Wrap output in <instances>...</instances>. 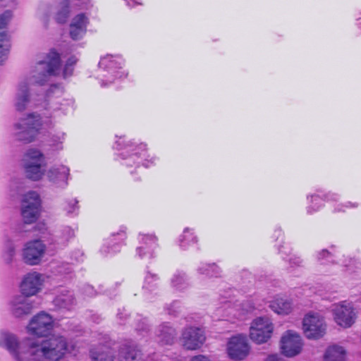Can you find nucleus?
<instances>
[{
	"label": "nucleus",
	"instance_id": "obj_13",
	"mask_svg": "<svg viewBox=\"0 0 361 361\" xmlns=\"http://www.w3.org/2000/svg\"><path fill=\"white\" fill-rule=\"evenodd\" d=\"M334 317L336 324L343 328H348L355 321V313L350 303L342 302L335 305Z\"/></svg>",
	"mask_w": 361,
	"mask_h": 361
},
{
	"label": "nucleus",
	"instance_id": "obj_36",
	"mask_svg": "<svg viewBox=\"0 0 361 361\" xmlns=\"http://www.w3.org/2000/svg\"><path fill=\"white\" fill-rule=\"evenodd\" d=\"M159 277L156 274H152L147 271L145 278L143 289L148 292H152L157 288Z\"/></svg>",
	"mask_w": 361,
	"mask_h": 361
},
{
	"label": "nucleus",
	"instance_id": "obj_50",
	"mask_svg": "<svg viewBox=\"0 0 361 361\" xmlns=\"http://www.w3.org/2000/svg\"><path fill=\"white\" fill-rule=\"evenodd\" d=\"M190 361H210V360L204 355H199L192 357Z\"/></svg>",
	"mask_w": 361,
	"mask_h": 361
},
{
	"label": "nucleus",
	"instance_id": "obj_5",
	"mask_svg": "<svg viewBox=\"0 0 361 361\" xmlns=\"http://www.w3.org/2000/svg\"><path fill=\"white\" fill-rule=\"evenodd\" d=\"M124 63L123 60L119 56L106 55L102 57L99 63V66L104 73L102 76L106 78V82L104 80L101 82L102 86L107 83H111L116 78H121L127 76V73L122 69Z\"/></svg>",
	"mask_w": 361,
	"mask_h": 361
},
{
	"label": "nucleus",
	"instance_id": "obj_44",
	"mask_svg": "<svg viewBox=\"0 0 361 361\" xmlns=\"http://www.w3.org/2000/svg\"><path fill=\"white\" fill-rule=\"evenodd\" d=\"M15 255V249L13 247H9L4 254V259L7 264L12 262L13 257Z\"/></svg>",
	"mask_w": 361,
	"mask_h": 361
},
{
	"label": "nucleus",
	"instance_id": "obj_14",
	"mask_svg": "<svg viewBox=\"0 0 361 361\" xmlns=\"http://www.w3.org/2000/svg\"><path fill=\"white\" fill-rule=\"evenodd\" d=\"M139 245L136 247V255L140 259H150L155 257L157 247V238L154 235L141 234L138 235Z\"/></svg>",
	"mask_w": 361,
	"mask_h": 361
},
{
	"label": "nucleus",
	"instance_id": "obj_12",
	"mask_svg": "<svg viewBox=\"0 0 361 361\" xmlns=\"http://www.w3.org/2000/svg\"><path fill=\"white\" fill-rule=\"evenodd\" d=\"M250 348L246 336L238 335L230 338L227 344L229 357L235 360H242L250 353Z\"/></svg>",
	"mask_w": 361,
	"mask_h": 361
},
{
	"label": "nucleus",
	"instance_id": "obj_6",
	"mask_svg": "<svg viewBox=\"0 0 361 361\" xmlns=\"http://www.w3.org/2000/svg\"><path fill=\"white\" fill-rule=\"evenodd\" d=\"M42 207L39 195L35 191H29L22 200L21 214L25 224H32L38 219Z\"/></svg>",
	"mask_w": 361,
	"mask_h": 361
},
{
	"label": "nucleus",
	"instance_id": "obj_34",
	"mask_svg": "<svg viewBox=\"0 0 361 361\" xmlns=\"http://www.w3.org/2000/svg\"><path fill=\"white\" fill-rule=\"evenodd\" d=\"M75 299L72 294L58 295L54 300V303L59 308L71 309L75 305Z\"/></svg>",
	"mask_w": 361,
	"mask_h": 361
},
{
	"label": "nucleus",
	"instance_id": "obj_45",
	"mask_svg": "<svg viewBox=\"0 0 361 361\" xmlns=\"http://www.w3.org/2000/svg\"><path fill=\"white\" fill-rule=\"evenodd\" d=\"M82 293L84 295L88 297H94L97 295V292L94 290V287L89 284L85 285L83 286Z\"/></svg>",
	"mask_w": 361,
	"mask_h": 361
},
{
	"label": "nucleus",
	"instance_id": "obj_38",
	"mask_svg": "<svg viewBox=\"0 0 361 361\" xmlns=\"http://www.w3.org/2000/svg\"><path fill=\"white\" fill-rule=\"evenodd\" d=\"M75 236V231L70 226H64L61 231V236L58 239V244L66 245L70 239Z\"/></svg>",
	"mask_w": 361,
	"mask_h": 361
},
{
	"label": "nucleus",
	"instance_id": "obj_24",
	"mask_svg": "<svg viewBox=\"0 0 361 361\" xmlns=\"http://www.w3.org/2000/svg\"><path fill=\"white\" fill-rule=\"evenodd\" d=\"M339 199V195L336 193L328 192L323 195L322 197L320 195H313L311 196V204L307 207V212L308 214H312V213L318 211L323 206V200H326L328 201H337Z\"/></svg>",
	"mask_w": 361,
	"mask_h": 361
},
{
	"label": "nucleus",
	"instance_id": "obj_2",
	"mask_svg": "<svg viewBox=\"0 0 361 361\" xmlns=\"http://www.w3.org/2000/svg\"><path fill=\"white\" fill-rule=\"evenodd\" d=\"M60 54L51 49L44 59L39 61L33 74L21 81L17 89L14 99L16 110L22 112L26 109L30 102V86L34 84L43 85L51 76H56L61 71Z\"/></svg>",
	"mask_w": 361,
	"mask_h": 361
},
{
	"label": "nucleus",
	"instance_id": "obj_29",
	"mask_svg": "<svg viewBox=\"0 0 361 361\" xmlns=\"http://www.w3.org/2000/svg\"><path fill=\"white\" fill-rule=\"evenodd\" d=\"M318 262L322 264H334L337 261V255L334 247H331V250L323 249L316 255Z\"/></svg>",
	"mask_w": 361,
	"mask_h": 361
},
{
	"label": "nucleus",
	"instance_id": "obj_10",
	"mask_svg": "<svg viewBox=\"0 0 361 361\" xmlns=\"http://www.w3.org/2000/svg\"><path fill=\"white\" fill-rule=\"evenodd\" d=\"M303 331L308 338L318 339L326 333V324L318 314H307L303 319Z\"/></svg>",
	"mask_w": 361,
	"mask_h": 361
},
{
	"label": "nucleus",
	"instance_id": "obj_48",
	"mask_svg": "<svg viewBox=\"0 0 361 361\" xmlns=\"http://www.w3.org/2000/svg\"><path fill=\"white\" fill-rule=\"evenodd\" d=\"M73 72V67L66 64L63 70V75L64 78L72 75Z\"/></svg>",
	"mask_w": 361,
	"mask_h": 361
},
{
	"label": "nucleus",
	"instance_id": "obj_27",
	"mask_svg": "<svg viewBox=\"0 0 361 361\" xmlns=\"http://www.w3.org/2000/svg\"><path fill=\"white\" fill-rule=\"evenodd\" d=\"M171 286L176 290L182 291L189 287V280L185 272L177 271L171 279Z\"/></svg>",
	"mask_w": 361,
	"mask_h": 361
},
{
	"label": "nucleus",
	"instance_id": "obj_53",
	"mask_svg": "<svg viewBox=\"0 0 361 361\" xmlns=\"http://www.w3.org/2000/svg\"><path fill=\"white\" fill-rule=\"evenodd\" d=\"M78 59L75 56H71L66 61L67 65L74 66V65L76 63Z\"/></svg>",
	"mask_w": 361,
	"mask_h": 361
},
{
	"label": "nucleus",
	"instance_id": "obj_25",
	"mask_svg": "<svg viewBox=\"0 0 361 361\" xmlns=\"http://www.w3.org/2000/svg\"><path fill=\"white\" fill-rule=\"evenodd\" d=\"M90 356L92 361H113L114 354L110 348L99 344L97 348L90 350Z\"/></svg>",
	"mask_w": 361,
	"mask_h": 361
},
{
	"label": "nucleus",
	"instance_id": "obj_30",
	"mask_svg": "<svg viewBox=\"0 0 361 361\" xmlns=\"http://www.w3.org/2000/svg\"><path fill=\"white\" fill-rule=\"evenodd\" d=\"M269 307L279 314H288L292 310V303L286 299L278 298L272 301Z\"/></svg>",
	"mask_w": 361,
	"mask_h": 361
},
{
	"label": "nucleus",
	"instance_id": "obj_28",
	"mask_svg": "<svg viewBox=\"0 0 361 361\" xmlns=\"http://www.w3.org/2000/svg\"><path fill=\"white\" fill-rule=\"evenodd\" d=\"M25 172L27 178L32 180H39L44 174L41 163L26 162Z\"/></svg>",
	"mask_w": 361,
	"mask_h": 361
},
{
	"label": "nucleus",
	"instance_id": "obj_9",
	"mask_svg": "<svg viewBox=\"0 0 361 361\" xmlns=\"http://www.w3.org/2000/svg\"><path fill=\"white\" fill-rule=\"evenodd\" d=\"M54 327L52 317L42 312L32 318L27 326V331L32 335L39 337L46 336L49 334Z\"/></svg>",
	"mask_w": 361,
	"mask_h": 361
},
{
	"label": "nucleus",
	"instance_id": "obj_17",
	"mask_svg": "<svg viewBox=\"0 0 361 361\" xmlns=\"http://www.w3.org/2000/svg\"><path fill=\"white\" fill-rule=\"evenodd\" d=\"M45 245L40 240H34L26 245L23 250V259L30 265L38 264L45 252Z\"/></svg>",
	"mask_w": 361,
	"mask_h": 361
},
{
	"label": "nucleus",
	"instance_id": "obj_37",
	"mask_svg": "<svg viewBox=\"0 0 361 361\" xmlns=\"http://www.w3.org/2000/svg\"><path fill=\"white\" fill-rule=\"evenodd\" d=\"M25 157L27 162L42 164L44 159L43 154L39 150L35 149L27 150Z\"/></svg>",
	"mask_w": 361,
	"mask_h": 361
},
{
	"label": "nucleus",
	"instance_id": "obj_4",
	"mask_svg": "<svg viewBox=\"0 0 361 361\" xmlns=\"http://www.w3.org/2000/svg\"><path fill=\"white\" fill-rule=\"evenodd\" d=\"M41 126V118L39 114H27L15 124L16 139L25 142H31L38 134Z\"/></svg>",
	"mask_w": 361,
	"mask_h": 361
},
{
	"label": "nucleus",
	"instance_id": "obj_16",
	"mask_svg": "<svg viewBox=\"0 0 361 361\" xmlns=\"http://www.w3.org/2000/svg\"><path fill=\"white\" fill-rule=\"evenodd\" d=\"M126 238V228L121 227L118 232L113 233L105 240L100 249L101 253L106 256L119 252Z\"/></svg>",
	"mask_w": 361,
	"mask_h": 361
},
{
	"label": "nucleus",
	"instance_id": "obj_1",
	"mask_svg": "<svg viewBox=\"0 0 361 361\" xmlns=\"http://www.w3.org/2000/svg\"><path fill=\"white\" fill-rule=\"evenodd\" d=\"M0 346L5 348L16 361L59 360L65 354L67 344L63 337L39 341L27 338L19 343L16 335L0 332Z\"/></svg>",
	"mask_w": 361,
	"mask_h": 361
},
{
	"label": "nucleus",
	"instance_id": "obj_47",
	"mask_svg": "<svg viewBox=\"0 0 361 361\" xmlns=\"http://www.w3.org/2000/svg\"><path fill=\"white\" fill-rule=\"evenodd\" d=\"M84 253L80 250H75L71 254V258L75 262H82L83 260Z\"/></svg>",
	"mask_w": 361,
	"mask_h": 361
},
{
	"label": "nucleus",
	"instance_id": "obj_32",
	"mask_svg": "<svg viewBox=\"0 0 361 361\" xmlns=\"http://www.w3.org/2000/svg\"><path fill=\"white\" fill-rule=\"evenodd\" d=\"M197 242V236L188 228L184 229L183 233L179 238V245L183 250H186L190 245Z\"/></svg>",
	"mask_w": 361,
	"mask_h": 361
},
{
	"label": "nucleus",
	"instance_id": "obj_21",
	"mask_svg": "<svg viewBox=\"0 0 361 361\" xmlns=\"http://www.w3.org/2000/svg\"><path fill=\"white\" fill-rule=\"evenodd\" d=\"M69 171V169L64 165L52 167L47 171V177L57 187L65 188L68 185Z\"/></svg>",
	"mask_w": 361,
	"mask_h": 361
},
{
	"label": "nucleus",
	"instance_id": "obj_33",
	"mask_svg": "<svg viewBox=\"0 0 361 361\" xmlns=\"http://www.w3.org/2000/svg\"><path fill=\"white\" fill-rule=\"evenodd\" d=\"M197 271L200 274H204L209 277H219L221 276V271L219 267L214 263L213 264H202L198 267Z\"/></svg>",
	"mask_w": 361,
	"mask_h": 361
},
{
	"label": "nucleus",
	"instance_id": "obj_19",
	"mask_svg": "<svg viewBox=\"0 0 361 361\" xmlns=\"http://www.w3.org/2000/svg\"><path fill=\"white\" fill-rule=\"evenodd\" d=\"M33 307L32 302L24 295H18L13 298L11 302V311L16 317L30 314Z\"/></svg>",
	"mask_w": 361,
	"mask_h": 361
},
{
	"label": "nucleus",
	"instance_id": "obj_20",
	"mask_svg": "<svg viewBox=\"0 0 361 361\" xmlns=\"http://www.w3.org/2000/svg\"><path fill=\"white\" fill-rule=\"evenodd\" d=\"M88 18L84 13L75 16L70 24V36L73 40L81 39L87 32Z\"/></svg>",
	"mask_w": 361,
	"mask_h": 361
},
{
	"label": "nucleus",
	"instance_id": "obj_26",
	"mask_svg": "<svg viewBox=\"0 0 361 361\" xmlns=\"http://www.w3.org/2000/svg\"><path fill=\"white\" fill-rule=\"evenodd\" d=\"M345 350L343 347L333 345L328 348L324 355V361H345Z\"/></svg>",
	"mask_w": 361,
	"mask_h": 361
},
{
	"label": "nucleus",
	"instance_id": "obj_40",
	"mask_svg": "<svg viewBox=\"0 0 361 361\" xmlns=\"http://www.w3.org/2000/svg\"><path fill=\"white\" fill-rule=\"evenodd\" d=\"M64 140V134L53 135L49 140V145L54 147L56 149H62V143Z\"/></svg>",
	"mask_w": 361,
	"mask_h": 361
},
{
	"label": "nucleus",
	"instance_id": "obj_52",
	"mask_svg": "<svg viewBox=\"0 0 361 361\" xmlns=\"http://www.w3.org/2000/svg\"><path fill=\"white\" fill-rule=\"evenodd\" d=\"M91 319L93 322L99 324L102 320V318L100 315L94 314L91 316Z\"/></svg>",
	"mask_w": 361,
	"mask_h": 361
},
{
	"label": "nucleus",
	"instance_id": "obj_42",
	"mask_svg": "<svg viewBox=\"0 0 361 361\" xmlns=\"http://www.w3.org/2000/svg\"><path fill=\"white\" fill-rule=\"evenodd\" d=\"M358 206V204L356 202H347L345 204H337L335 208L334 211L337 212H345L346 209L349 208H355Z\"/></svg>",
	"mask_w": 361,
	"mask_h": 361
},
{
	"label": "nucleus",
	"instance_id": "obj_15",
	"mask_svg": "<svg viewBox=\"0 0 361 361\" xmlns=\"http://www.w3.org/2000/svg\"><path fill=\"white\" fill-rule=\"evenodd\" d=\"M281 352L286 357H293L299 354L302 350L301 337L292 331H288L281 340Z\"/></svg>",
	"mask_w": 361,
	"mask_h": 361
},
{
	"label": "nucleus",
	"instance_id": "obj_51",
	"mask_svg": "<svg viewBox=\"0 0 361 361\" xmlns=\"http://www.w3.org/2000/svg\"><path fill=\"white\" fill-rule=\"evenodd\" d=\"M266 361H285L282 357L278 355H270L266 360Z\"/></svg>",
	"mask_w": 361,
	"mask_h": 361
},
{
	"label": "nucleus",
	"instance_id": "obj_3",
	"mask_svg": "<svg viewBox=\"0 0 361 361\" xmlns=\"http://www.w3.org/2000/svg\"><path fill=\"white\" fill-rule=\"evenodd\" d=\"M118 150L127 149L126 152L120 154L121 159L123 160V165L126 166L138 167L140 161L145 159L142 165L148 168L150 164H152L153 160H147L145 159L147 156L146 145L140 144V145L135 146V144L130 141L126 142L122 137L115 142L114 146Z\"/></svg>",
	"mask_w": 361,
	"mask_h": 361
},
{
	"label": "nucleus",
	"instance_id": "obj_39",
	"mask_svg": "<svg viewBox=\"0 0 361 361\" xmlns=\"http://www.w3.org/2000/svg\"><path fill=\"white\" fill-rule=\"evenodd\" d=\"M63 209L68 215L78 214L79 210L78 200L77 199L66 200Z\"/></svg>",
	"mask_w": 361,
	"mask_h": 361
},
{
	"label": "nucleus",
	"instance_id": "obj_31",
	"mask_svg": "<svg viewBox=\"0 0 361 361\" xmlns=\"http://www.w3.org/2000/svg\"><path fill=\"white\" fill-rule=\"evenodd\" d=\"M11 47L10 37L6 32L0 33V64L6 59Z\"/></svg>",
	"mask_w": 361,
	"mask_h": 361
},
{
	"label": "nucleus",
	"instance_id": "obj_18",
	"mask_svg": "<svg viewBox=\"0 0 361 361\" xmlns=\"http://www.w3.org/2000/svg\"><path fill=\"white\" fill-rule=\"evenodd\" d=\"M42 284V275L39 273H29L20 284V290L24 296L28 297L37 294Z\"/></svg>",
	"mask_w": 361,
	"mask_h": 361
},
{
	"label": "nucleus",
	"instance_id": "obj_46",
	"mask_svg": "<svg viewBox=\"0 0 361 361\" xmlns=\"http://www.w3.org/2000/svg\"><path fill=\"white\" fill-rule=\"evenodd\" d=\"M128 317V314L126 312L125 309L118 310L117 313V319L120 324H125L126 320Z\"/></svg>",
	"mask_w": 361,
	"mask_h": 361
},
{
	"label": "nucleus",
	"instance_id": "obj_49",
	"mask_svg": "<svg viewBox=\"0 0 361 361\" xmlns=\"http://www.w3.org/2000/svg\"><path fill=\"white\" fill-rule=\"evenodd\" d=\"M289 263L291 267L300 266V264L302 263V260L300 259V257H293L289 259Z\"/></svg>",
	"mask_w": 361,
	"mask_h": 361
},
{
	"label": "nucleus",
	"instance_id": "obj_23",
	"mask_svg": "<svg viewBox=\"0 0 361 361\" xmlns=\"http://www.w3.org/2000/svg\"><path fill=\"white\" fill-rule=\"evenodd\" d=\"M142 352L135 345L124 344L118 351L119 361H141Z\"/></svg>",
	"mask_w": 361,
	"mask_h": 361
},
{
	"label": "nucleus",
	"instance_id": "obj_7",
	"mask_svg": "<svg viewBox=\"0 0 361 361\" xmlns=\"http://www.w3.org/2000/svg\"><path fill=\"white\" fill-rule=\"evenodd\" d=\"M54 11H56L54 19L57 23L63 24L67 21L70 13L68 2L64 1L57 6L49 4H42L38 8V13L45 27H48L51 14Z\"/></svg>",
	"mask_w": 361,
	"mask_h": 361
},
{
	"label": "nucleus",
	"instance_id": "obj_11",
	"mask_svg": "<svg viewBox=\"0 0 361 361\" xmlns=\"http://www.w3.org/2000/svg\"><path fill=\"white\" fill-rule=\"evenodd\" d=\"M206 337L204 331L195 326L185 327L181 334L180 341L183 347L187 350H197L205 341Z\"/></svg>",
	"mask_w": 361,
	"mask_h": 361
},
{
	"label": "nucleus",
	"instance_id": "obj_56",
	"mask_svg": "<svg viewBox=\"0 0 361 361\" xmlns=\"http://www.w3.org/2000/svg\"><path fill=\"white\" fill-rule=\"evenodd\" d=\"M345 267L348 268V270H350V269L349 268L350 265H345Z\"/></svg>",
	"mask_w": 361,
	"mask_h": 361
},
{
	"label": "nucleus",
	"instance_id": "obj_43",
	"mask_svg": "<svg viewBox=\"0 0 361 361\" xmlns=\"http://www.w3.org/2000/svg\"><path fill=\"white\" fill-rule=\"evenodd\" d=\"M12 18V13L11 11H6L0 16V29L6 27L9 20Z\"/></svg>",
	"mask_w": 361,
	"mask_h": 361
},
{
	"label": "nucleus",
	"instance_id": "obj_54",
	"mask_svg": "<svg viewBox=\"0 0 361 361\" xmlns=\"http://www.w3.org/2000/svg\"><path fill=\"white\" fill-rule=\"evenodd\" d=\"M126 2V4L130 7H133L135 5L141 4L140 3L136 1L135 0H124Z\"/></svg>",
	"mask_w": 361,
	"mask_h": 361
},
{
	"label": "nucleus",
	"instance_id": "obj_57",
	"mask_svg": "<svg viewBox=\"0 0 361 361\" xmlns=\"http://www.w3.org/2000/svg\"><path fill=\"white\" fill-rule=\"evenodd\" d=\"M279 252H282L283 251L281 250V247H279Z\"/></svg>",
	"mask_w": 361,
	"mask_h": 361
},
{
	"label": "nucleus",
	"instance_id": "obj_35",
	"mask_svg": "<svg viewBox=\"0 0 361 361\" xmlns=\"http://www.w3.org/2000/svg\"><path fill=\"white\" fill-rule=\"evenodd\" d=\"M135 329L139 335L144 336L148 334L149 325L146 317H142L141 315L137 314L135 318Z\"/></svg>",
	"mask_w": 361,
	"mask_h": 361
},
{
	"label": "nucleus",
	"instance_id": "obj_41",
	"mask_svg": "<svg viewBox=\"0 0 361 361\" xmlns=\"http://www.w3.org/2000/svg\"><path fill=\"white\" fill-rule=\"evenodd\" d=\"M180 302L173 301L170 305H167L164 310L169 315L176 317L180 313Z\"/></svg>",
	"mask_w": 361,
	"mask_h": 361
},
{
	"label": "nucleus",
	"instance_id": "obj_55",
	"mask_svg": "<svg viewBox=\"0 0 361 361\" xmlns=\"http://www.w3.org/2000/svg\"><path fill=\"white\" fill-rule=\"evenodd\" d=\"M275 233L277 234V238H279V236L281 234V231L278 230V231H276Z\"/></svg>",
	"mask_w": 361,
	"mask_h": 361
},
{
	"label": "nucleus",
	"instance_id": "obj_22",
	"mask_svg": "<svg viewBox=\"0 0 361 361\" xmlns=\"http://www.w3.org/2000/svg\"><path fill=\"white\" fill-rule=\"evenodd\" d=\"M157 342L161 345H171L173 343L177 333L176 329L169 323L164 322L156 329Z\"/></svg>",
	"mask_w": 361,
	"mask_h": 361
},
{
	"label": "nucleus",
	"instance_id": "obj_8",
	"mask_svg": "<svg viewBox=\"0 0 361 361\" xmlns=\"http://www.w3.org/2000/svg\"><path fill=\"white\" fill-rule=\"evenodd\" d=\"M273 330V324L268 319L258 317L252 322L250 338L257 344L267 343L271 338Z\"/></svg>",
	"mask_w": 361,
	"mask_h": 361
}]
</instances>
